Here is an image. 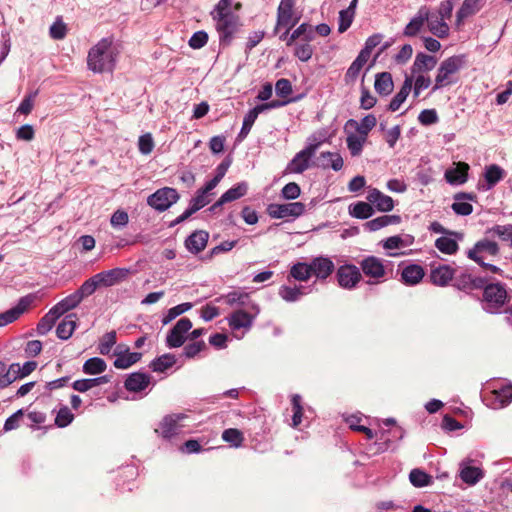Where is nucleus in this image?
I'll use <instances>...</instances> for the list:
<instances>
[{
  "instance_id": "1",
  "label": "nucleus",
  "mask_w": 512,
  "mask_h": 512,
  "mask_svg": "<svg viewBox=\"0 0 512 512\" xmlns=\"http://www.w3.org/2000/svg\"><path fill=\"white\" fill-rule=\"evenodd\" d=\"M112 44V38H102L90 49L87 57V65L90 70L97 73L113 70L115 55Z\"/></svg>"
},
{
  "instance_id": "2",
  "label": "nucleus",
  "mask_w": 512,
  "mask_h": 512,
  "mask_svg": "<svg viewBox=\"0 0 512 512\" xmlns=\"http://www.w3.org/2000/svg\"><path fill=\"white\" fill-rule=\"evenodd\" d=\"M465 64L466 56L463 54L453 55L443 60L437 69L435 83L432 91L434 92L441 88L455 84L458 80L457 74L465 66Z\"/></svg>"
},
{
  "instance_id": "3",
  "label": "nucleus",
  "mask_w": 512,
  "mask_h": 512,
  "mask_svg": "<svg viewBox=\"0 0 512 512\" xmlns=\"http://www.w3.org/2000/svg\"><path fill=\"white\" fill-rule=\"evenodd\" d=\"M215 28L219 34V42L222 46H229L242 26L239 15L232 13L222 16H214Z\"/></svg>"
},
{
  "instance_id": "4",
  "label": "nucleus",
  "mask_w": 512,
  "mask_h": 512,
  "mask_svg": "<svg viewBox=\"0 0 512 512\" xmlns=\"http://www.w3.org/2000/svg\"><path fill=\"white\" fill-rule=\"evenodd\" d=\"M483 299L485 310L494 313L502 308L508 299L505 286L501 283H491L483 287Z\"/></svg>"
},
{
  "instance_id": "5",
  "label": "nucleus",
  "mask_w": 512,
  "mask_h": 512,
  "mask_svg": "<svg viewBox=\"0 0 512 512\" xmlns=\"http://www.w3.org/2000/svg\"><path fill=\"white\" fill-rule=\"evenodd\" d=\"M178 199L179 194L176 189L164 187L151 194L147 199V204L155 210L163 212L176 203Z\"/></svg>"
},
{
  "instance_id": "6",
  "label": "nucleus",
  "mask_w": 512,
  "mask_h": 512,
  "mask_svg": "<svg viewBox=\"0 0 512 512\" xmlns=\"http://www.w3.org/2000/svg\"><path fill=\"white\" fill-rule=\"evenodd\" d=\"M359 266L363 274L370 278L374 279V283L381 282L382 279L386 276V267L382 259L376 256H366L360 262Z\"/></svg>"
},
{
  "instance_id": "7",
  "label": "nucleus",
  "mask_w": 512,
  "mask_h": 512,
  "mask_svg": "<svg viewBox=\"0 0 512 512\" xmlns=\"http://www.w3.org/2000/svg\"><path fill=\"white\" fill-rule=\"evenodd\" d=\"M337 282L344 289H353L362 280L360 269L353 264H344L336 271Z\"/></svg>"
},
{
  "instance_id": "8",
  "label": "nucleus",
  "mask_w": 512,
  "mask_h": 512,
  "mask_svg": "<svg viewBox=\"0 0 512 512\" xmlns=\"http://www.w3.org/2000/svg\"><path fill=\"white\" fill-rule=\"evenodd\" d=\"M305 211V205L301 202H292L286 204H270L267 213L271 218L284 219L288 217H299Z\"/></svg>"
},
{
  "instance_id": "9",
  "label": "nucleus",
  "mask_w": 512,
  "mask_h": 512,
  "mask_svg": "<svg viewBox=\"0 0 512 512\" xmlns=\"http://www.w3.org/2000/svg\"><path fill=\"white\" fill-rule=\"evenodd\" d=\"M321 142L310 144L305 149L298 152L288 165V169L293 173H302L309 167L310 159L315 155Z\"/></svg>"
},
{
  "instance_id": "10",
  "label": "nucleus",
  "mask_w": 512,
  "mask_h": 512,
  "mask_svg": "<svg viewBox=\"0 0 512 512\" xmlns=\"http://www.w3.org/2000/svg\"><path fill=\"white\" fill-rule=\"evenodd\" d=\"M192 328V322L189 318L183 317L177 321L175 326L170 330L166 338L167 346L177 348L184 344L185 334Z\"/></svg>"
},
{
  "instance_id": "11",
  "label": "nucleus",
  "mask_w": 512,
  "mask_h": 512,
  "mask_svg": "<svg viewBox=\"0 0 512 512\" xmlns=\"http://www.w3.org/2000/svg\"><path fill=\"white\" fill-rule=\"evenodd\" d=\"M187 418L188 416L183 413L167 415L161 421L159 429H156V432L160 433L164 438H171L180 432L184 426L181 422Z\"/></svg>"
},
{
  "instance_id": "12",
  "label": "nucleus",
  "mask_w": 512,
  "mask_h": 512,
  "mask_svg": "<svg viewBox=\"0 0 512 512\" xmlns=\"http://www.w3.org/2000/svg\"><path fill=\"white\" fill-rule=\"evenodd\" d=\"M33 302L31 295L22 297L17 305L3 313H0V327L16 321L23 313H25Z\"/></svg>"
},
{
  "instance_id": "13",
  "label": "nucleus",
  "mask_w": 512,
  "mask_h": 512,
  "mask_svg": "<svg viewBox=\"0 0 512 512\" xmlns=\"http://www.w3.org/2000/svg\"><path fill=\"white\" fill-rule=\"evenodd\" d=\"M485 284V280L479 277H473L470 273L463 271L459 274L455 273L453 278V286L463 292L481 289Z\"/></svg>"
},
{
  "instance_id": "14",
  "label": "nucleus",
  "mask_w": 512,
  "mask_h": 512,
  "mask_svg": "<svg viewBox=\"0 0 512 512\" xmlns=\"http://www.w3.org/2000/svg\"><path fill=\"white\" fill-rule=\"evenodd\" d=\"M455 273L456 270L452 268L450 265L443 264L438 266H432L429 278L432 284L439 287H445L451 281H453Z\"/></svg>"
},
{
  "instance_id": "15",
  "label": "nucleus",
  "mask_w": 512,
  "mask_h": 512,
  "mask_svg": "<svg viewBox=\"0 0 512 512\" xmlns=\"http://www.w3.org/2000/svg\"><path fill=\"white\" fill-rule=\"evenodd\" d=\"M129 274V270L125 268H114L95 274L100 286L110 287L125 280Z\"/></svg>"
},
{
  "instance_id": "16",
  "label": "nucleus",
  "mask_w": 512,
  "mask_h": 512,
  "mask_svg": "<svg viewBox=\"0 0 512 512\" xmlns=\"http://www.w3.org/2000/svg\"><path fill=\"white\" fill-rule=\"evenodd\" d=\"M482 253H487L491 256H496L499 254L498 244L494 241L489 240H481L478 241L472 249H470L467 253L469 259L473 261H481L483 257Z\"/></svg>"
},
{
  "instance_id": "17",
  "label": "nucleus",
  "mask_w": 512,
  "mask_h": 512,
  "mask_svg": "<svg viewBox=\"0 0 512 512\" xmlns=\"http://www.w3.org/2000/svg\"><path fill=\"white\" fill-rule=\"evenodd\" d=\"M366 198L378 211L389 212L394 208L393 199L376 188L370 189Z\"/></svg>"
},
{
  "instance_id": "18",
  "label": "nucleus",
  "mask_w": 512,
  "mask_h": 512,
  "mask_svg": "<svg viewBox=\"0 0 512 512\" xmlns=\"http://www.w3.org/2000/svg\"><path fill=\"white\" fill-rule=\"evenodd\" d=\"M484 0H464L456 13V27L460 28L464 20L479 12L483 6Z\"/></svg>"
},
{
  "instance_id": "19",
  "label": "nucleus",
  "mask_w": 512,
  "mask_h": 512,
  "mask_svg": "<svg viewBox=\"0 0 512 512\" xmlns=\"http://www.w3.org/2000/svg\"><path fill=\"white\" fill-rule=\"evenodd\" d=\"M209 233L204 230L193 232L185 240L187 250L193 254H198L203 251L208 243Z\"/></svg>"
},
{
  "instance_id": "20",
  "label": "nucleus",
  "mask_w": 512,
  "mask_h": 512,
  "mask_svg": "<svg viewBox=\"0 0 512 512\" xmlns=\"http://www.w3.org/2000/svg\"><path fill=\"white\" fill-rule=\"evenodd\" d=\"M310 265L312 275H315L318 279L322 280L328 278L335 269L334 263L327 257L314 258Z\"/></svg>"
},
{
  "instance_id": "21",
  "label": "nucleus",
  "mask_w": 512,
  "mask_h": 512,
  "mask_svg": "<svg viewBox=\"0 0 512 512\" xmlns=\"http://www.w3.org/2000/svg\"><path fill=\"white\" fill-rule=\"evenodd\" d=\"M247 184L239 183L236 186L227 190L211 207L210 210L214 211L221 207L223 204L237 200L247 193Z\"/></svg>"
},
{
  "instance_id": "22",
  "label": "nucleus",
  "mask_w": 512,
  "mask_h": 512,
  "mask_svg": "<svg viewBox=\"0 0 512 512\" xmlns=\"http://www.w3.org/2000/svg\"><path fill=\"white\" fill-rule=\"evenodd\" d=\"M428 19V8L421 7L415 17L406 25L403 34L407 37L416 36L423 28Z\"/></svg>"
},
{
  "instance_id": "23",
  "label": "nucleus",
  "mask_w": 512,
  "mask_h": 512,
  "mask_svg": "<svg viewBox=\"0 0 512 512\" xmlns=\"http://www.w3.org/2000/svg\"><path fill=\"white\" fill-rule=\"evenodd\" d=\"M315 165L323 169L332 168L339 171L343 167V159L338 153L322 152L315 161Z\"/></svg>"
},
{
  "instance_id": "24",
  "label": "nucleus",
  "mask_w": 512,
  "mask_h": 512,
  "mask_svg": "<svg viewBox=\"0 0 512 512\" xmlns=\"http://www.w3.org/2000/svg\"><path fill=\"white\" fill-rule=\"evenodd\" d=\"M209 203L207 198V194L203 193L200 189L197 191V195L191 200L190 207L186 209L179 217L174 221L176 224H179L186 219H188L191 215L196 213L198 210L203 208Z\"/></svg>"
},
{
  "instance_id": "25",
  "label": "nucleus",
  "mask_w": 512,
  "mask_h": 512,
  "mask_svg": "<svg viewBox=\"0 0 512 512\" xmlns=\"http://www.w3.org/2000/svg\"><path fill=\"white\" fill-rule=\"evenodd\" d=\"M376 124V117L373 114H368L362 119L360 123L354 119H349L346 122V127L355 129L358 135H361L367 139L369 132L376 126Z\"/></svg>"
},
{
  "instance_id": "26",
  "label": "nucleus",
  "mask_w": 512,
  "mask_h": 512,
  "mask_svg": "<svg viewBox=\"0 0 512 512\" xmlns=\"http://www.w3.org/2000/svg\"><path fill=\"white\" fill-rule=\"evenodd\" d=\"M429 31L438 38H446L449 35V26L445 19L437 14H431L428 11V19L426 20Z\"/></svg>"
},
{
  "instance_id": "27",
  "label": "nucleus",
  "mask_w": 512,
  "mask_h": 512,
  "mask_svg": "<svg viewBox=\"0 0 512 512\" xmlns=\"http://www.w3.org/2000/svg\"><path fill=\"white\" fill-rule=\"evenodd\" d=\"M150 384V376L145 373L135 372L125 380L124 386L128 391L140 392Z\"/></svg>"
},
{
  "instance_id": "28",
  "label": "nucleus",
  "mask_w": 512,
  "mask_h": 512,
  "mask_svg": "<svg viewBox=\"0 0 512 512\" xmlns=\"http://www.w3.org/2000/svg\"><path fill=\"white\" fill-rule=\"evenodd\" d=\"M425 276V271L422 266L417 264H410L406 266L401 273V280L406 285H416Z\"/></svg>"
},
{
  "instance_id": "29",
  "label": "nucleus",
  "mask_w": 512,
  "mask_h": 512,
  "mask_svg": "<svg viewBox=\"0 0 512 512\" xmlns=\"http://www.w3.org/2000/svg\"><path fill=\"white\" fill-rule=\"evenodd\" d=\"M253 323V316L244 310H236L234 311L229 319L228 324L231 329L239 330L241 328H250Z\"/></svg>"
},
{
  "instance_id": "30",
  "label": "nucleus",
  "mask_w": 512,
  "mask_h": 512,
  "mask_svg": "<svg viewBox=\"0 0 512 512\" xmlns=\"http://www.w3.org/2000/svg\"><path fill=\"white\" fill-rule=\"evenodd\" d=\"M436 64L437 59L434 56L421 52L416 55L411 71L413 74L430 71L436 66Z\"/></svg>"
},
{
  "instance_id": "31",
  "label": "nucleus",
  "mask_w": 512,
  "mask_h": 512,
  "mask_svg": "<svg viewBox=\"0 0 512 512\" xmlns=\"http://www.w3.org/2000/svg\"><path fill=\"white\" fill-rule=\"evenodd\" d=\"M412 86H413V78L411 76H406L401 89L392 98V100H391V102L389 104L388 109L390 111L395 112V111H397L400 108V106L404 103V101L406 100L407 96L411 92Z\"/></svg>"
},
{
  "instance_id": "32",
  "label": "nucleus",
  "mask_w": 512,
  "mask_h": 512,
  "mask_svg": "<svg viewBox=\"0 0 512 512\" xmlns=\"http://www.w3.org/2000/svg\"><path fill=\"white\" fill-rule=\"evenodd\" d=\"M469 165L465 162H459L454 169L445 172V179L450 184H463L467 181Z\"/></svg>"
},
{
  "instance_id": "33",
  "label": "nucleus",
  "mask_w": 512,
  "mask_h": 512,
  "mask_svg": "<svg viewBox=\"0 0 512 512\" xmlns=\"http://www.w3.org/2000/svg\"><path fill=\"white\" fill-rule=\"evenodd\" d=\"M77 326V315L71 313L59 323L56 329L57 336L62 340L69 339Z\"/></svg>"
},
{
  "instance_id": "34",
  "label": "nucleus",
  "mask_w": 512,
  "mask_h": 512,
  "mask_svg": "<svg viewBox=\"0 0 512 512\" xmlns=\"http://www.w3.org/2000/svg\"><path fill=\"white\" fill-rule=\"evenodd\" d=\"M375 90L380 95H389L393 90L392 75L389 72L378 73L375 78Z\"/></svg>"
},
{
  "instance_id": "35",
  "label": "nucleus",
  "mask_w": 512,
  "mask_h": 512,
  "mask_svg": "<svg viewBox=\"0 0 512 512\" xmlns=\"http://www.w3.org/2000/svg\"><path fill=\"white\" fill-rule=\"evenodd\" d=\"M301 37L304 41H312L314 39V28L307 23H302L292 32L289 38H287V46H291L298 38Z\"/></svg>"
},
{
  "instance_id": "36",
  "label": "nucleus",
  "mask_w": 512,
  "mask_h": 512,
  "mask_svg": "<svg viewBox=\"0 0 512 512\" xmlns=\"http://www.w3.org/2000/svg\"><path fill=\"white\" fill-rule=\"evenodd\" d=\"M109 381L110 377L108 375H103L97 378L76 380L72 384V387L74 390L83 393L90 390L93 387L108 383Z\"/></svg>"
},
{
  "instance_id": "37",
  "label": "nucleus",
  "mask_w": 512,
  "mask_h": 512,
  "mask_svg": "<svg viewBox=\"0 0 512 512\" xmlns=\"http://www.w3.org/2000/svg\"><path fill=\"white\" fill-rule=\"evenodd\" d=\"M401 220L400 216L398 215H383L380 217H377L375 219H372L368 221L365 224V227L369 231H377L385 226L391 225V224H397Z\"/></svg>"
},
{
  "instance_id": "38",
  "label": "nucleus",
  "mask_w": 512,
  "mask_h": 512,
  "mask_svg": "<svg viewBox=\"0 0 512 512\" xmlns=\"http://www.w3.org/2000/svg\"><path fill=\"white\" fill-rule=\"evenodd\" d=\"M484 476L482 469L474 466H464L460 471L462 481L469 485H475Z\"/></svg>"
},
{
  "instance_id": "39",
  "label": "nucleus",
  "mask_w": 512,
  "mask_h": 512,
  "mask_svg": "<svg viewBox=\"0 0 512 512\" xmlns=\"http://www.w3.org/2000/svg\"><path fill=\"white\" fill-rule=\"evenodd\" d=\"M289 274L295 280L305 282L312 276L311 265L298 262L291 267Z\"/></svg>"
},
{
  "instance_id": "40",
  "label": "nucleus",
  "mask_w": 512,
  "mask_h": 512,
  "mask_svg": "<svg viewBox=\"0 0 512 512\" xmlns=\"http://www.w3.org/2000/svg\"><path fill=\"white\" fill-rule=\"evenodd\" d=\"M299 21L298 17H293V12L277 10V24L275 31L280 27H285V34H289L291 28H293Z\"/></svg>"
},
{
  "instance_id": "41",
  "label": "nucleus",
  "mask_w": 512,
  "mask_h": 512,
  "mask_svg": "<svg viewBox=\"0 0 512 512\" xmlns=\"http://www.w3.org/2000/svg\"><path fill=\"white\" fill-rule=\"evenodd\" d=\"M106 368V362L99 357L89 358L83 364V372L89 375L101 374L106 370Z\"/></svg>"
},
{
  "instance_id": "42",
  "label": "nucleus",
  "mask_w": 512,
  "mask_h": 512,
  "mask_svg": "<svg viewBox=\"0 0 512 512\" xmlns=\"http://www.w3.org/2000/svg\"><path fill=\"white\" fill-rule=\"evenodd\" d=\"M142 357L141 353L128 352L125 354H119L114 361V366L118 369H127L133 364L137 363Z\"/></svg>"
},
{
  "instance_id": "43",
  "label": "nucleus",
  "mask_w": 512,
  "mask_h": 512,
  "mask_svg": "<svg viewBox=\"0 0 512 512\" xmlns=\"http://www.w3.org/2000/svg\"><path fill=\"white\" fill-rule=\"evenodd\" d=\"M176 363V358L173 354L167 353L154 359L150 367L155 372H164L171 368Z\"/></svg>"
},
{
  "instance_id": "44",
  "label": "nucleus",
  "mask_w": 512,
  "mask_h": 512,
  "mask_svg": "<svg viewBox=\"0 0 512 512\" xmlns=\"http://www.w3.org/2000/svg\"><path fill=\"white\" fill-rule=\"evenodd\" d=\"M435 247L444 254L453 255L455 254L458 249L459 245L456 242V240L449 238V237H439L435 241Z\"/></svg>"
},
{
  "instance_id": "45",
  "label": "nucleus",
  "mask_w": 512,
  "mask_h": 512,
  "mask_svg": "<svg viewBox=\"0 0 512 512\" xmlns=\"http://www.w3.org/2000/svg\"><path fill=\"white\" fill-rule=\"evenodd\" d=\"M304 294L303 286H281L279 289L280 297L287 302H295Z\"/></svg>"
},
{
  "instance_id": "46",
  "label": "nucleus",
  "mask_w": 512,
  "mask_h": 512,
  "mask_svg": "<svg viewBox=\"0 0 512 512\" xmlns=\"http://www.w3.org/2000/svg\"><path fill=\"white\" fill-rule=\"evenodd\" d=\"M497 404L494 408H503L512 401V385H506L492 392Z\"/></svg>"
},
{
  "instance_id": "47",
  "label": "nucleus",
  "mask_w": 512,
  "mask_h": 512,
  "mask_svg": "<svg viewBox=\"0 0 512 512\" xmlns=\"http://www.w3.org/2000/svg\"><path fill=\"white\" fill-rule=\"evenodd\" d=\"M504 174V170L500 166L496 164L488 166L485 172V180L488 184V187L491 188L495 186L499 181L503 179Z\"/></svg>"
},
{
  "instance_id": "48",
  "label": "nucleus",
  "mask_w": 512,
  "mask_h": 512,
  "mask_svg": "<svg viewBox=\"0 0 512 512\" xmlns=\"http://www.w3.org/2000/svg\"><path fill=\"white\" fill-rule=\"evenodd\" d=\"M365 141L366 138L361 135H348L346 138V143L352 156H359L361 154Z\"/></svg>"
},
{
  "instance_id": "49",
  "label": "nucleus",
  "mask_w": 512,
  "mask_h": 512,
  "mask_svg": "<svg viewBox=\"0 0 512 512\" xmlns=\"http://www.w3.org/2000/svg\"><path fill=\"white\" fill-rule=\"evenodd\" d=\"M314 53V48L309 42L305 41L304 43H295L294 46V56L297 57L302 62H307L312 58Z\"/></svg>"
},
{
  "instance_id": "50",
  "label": "nucleus",
  "mask_w": 512,
  "mask_h": 512,
  "mask_svg": "<svg viewBox=\"0 0 512 512\" xmlns=\"http://www.w3.org/2000/svg\"><path fill=\"white\" fill-rule=\"evenodd\" d=\"M352 216L358 219H367L371 217L374 214V209L371 205V203L368 202H358L356 203L352 210H351Z\"/></svg>"
},
{
  "instance_id": "51",
  "label": "nucleus",
  "mask_w": 512,
  "mask_h": 512,
  "mask_svg": "<svg viewBox=\"0 0 512 512\" xmlns=\"http://www.w3.org/2000/svg\"><path fill=\"white\" fill-rule=\"evenodd\" d=\"M222 439L234 447H240L244 441V436L240 430L229 428L223 431Z\"/></svg>"
},
{
  "instance_id": "52",
  "label": "nucleus",
  "mask_w": 512,
  "mask_h": 512,
  "mask_svg": "<svg viewBox=\"0 0 512 512\" xmlns=\"http://www.w3.org/2000/svg\"><path fill=\"white\" fill-rule=\"evenodd\" d=\"M409 479L415 487H424L431 483V476L420 469H413L409 474Z\"/></svg>"
},
{
  "instance_id": "53",
  "label": "nucleus",
  "mask_w": 512,
  "mask_h": 512,
  "mask_svg": "<svg viewBox=\"0 0 512 512\" xmlns=\"http://www.w3.org/2000/svg\"><path fill=\"white\" fill-rule=\"evenodd\" d=\"M192 308L191 303H182L177 306H174L170 308L167 312V314L163 317L162 323L163 325H167L172 320H174L177 316L185 313L186 311L190 310Z\"/></svg>"
},
{
  "instance_id": "54",
  "label": "nucleus",
  "mask_w": 512,
  "mask_h": 512,
  "mask_svg": "<svg viewBox=\"0 0 512 512\" xmlns=\"http://www.w3.org/2000/svg\"><path fill=\"white\" fill-rule=\"evenodd\" d=\"M6 374L0 378V387L4 388L13 383L15 380H17L20 377V365L19 364H12L9 368L6 370Z\"/></svg>"
},
{
  "instance_id": "55",
  "label": "nucleus",
  "mask_w": 512,
  "mask_h": 512,
  "mask_svg": "<svg viewBox=\"0 0 512 512\" xmlns=\"http://www.w3.org/2000/svg\"><path fill=\"white\" fill-rule=\"evenodd\" d=\"M6 374L0 378V387L4 388L13 383L15 380H17L20 377V365L19 364H12L9 368L6 370Z\"/></svg>"
},
{
  "instance_id": "56",
  "label": "nucleus",
  "mask_w": 512,
  "mask_h": 512,
  "mask_svg": "<svg viewBox=\"0 0 512 512\" xmlns=\"http://www.w3.org/2000/svg\"><path fill=\"white\" fill-rule=\"evenodd\" d=\"M259 114L260 113L258 112L256 107H254L245 115L244 120H243V125H242L241 131L239 133V137L245 138L249 134V132Z\"/></svg>"
},
{
  "instance_id": "57",
  "label": "nucleus",
  "mask_w": 512,
  "mask_h": 512,
  "mask_svg": "<svg viewBox=\"0 0 512 512\" xmlns=\"http://www.w3.org/2000/svg\"><path fill=\"white\" fill-rule=\"evenodd\" d=\"M116 344V332L110 331L103 335L99 344V352L102 355L110 353L112 347Z\"/></svg>"
},
{
  "instance_id": "58",
  "label": "nucleus",
  "mask_w": 512,
  "mask_h": 512,
  "mask_svg": "<svg viewBox=\"0 0 512 512\" xmlns=\"http://www.w3.org/2000/svg\"><path fill=\"white\" fill-rule=\"evenodd\" d=\"M98 287H100V285L97 279H95L94 275L91 278L87 279L76 291L78 292L79 295H81V298L84 299L92 295Z\"/></svg>"
},
{
  "instance_id": "59",
  "label": "nucleus",
  "mask_w": 512,
  "mask_h": 512,
  "mask_svg": "<svg viewBox=\"0 0 512 512\" xmlns=\"http://www.w3.org/2000/svg\"><path fill=\"white\" fill-rule=\"evenodd\" d=\"M74 419V415L71 413L70 409L67 406H64L59 409L55 424L58 427H66L68 426Z\"/></svg>"
},
{
  "instance_id": "60",
  "label": "nucleus",
  "mask_w": 512,
  "mask_h": 512,
  "mask_svg": "<svg viewBox=\"0 0 512 512\" xmlns=\"http://www.w3.org/2000/svg\"><path fill=\"white\" fill-rule=\"evenodd\" d=\"M38 91H34L27 96L24 97V99L21 101L19 107L17 108V112L23 115H29L34 107V100L37 96Z\"/></svg>"
},
{
  "instance_id": "61",
  "label": "nucleus",
  "mask_w": 512,
  "mask_h": 512,
  "mask_svg": "<svg viewBox=\"0 0 512 512\" xmlns=\"http://www.w3.org/2000/svg\"><path fill=\"white\" fill-rule=\"evenodd\" d=\"M138 148L139 151L144 155H148L153 151L154 141L150 133H146L139 137Z\"/></svg>"
},
{
  "instance_id": "62",
  "label": "nucleus",
  "mask_w": 512,
  "mask_h": 512,
  "mask_svg": "<svg viewBox=\"0 0 512 512\" xmlns=\"http://www.w3.org/2000/svg\"><path fill=\"white\" fill-rule=\"evenodd\" d=\"M204 349H206V343L203 340L194 341L184 347L183 354L187 358H193Z\"/></svg>"
},
{
  "instance_id": "63",
  "label": "nucleus",
  "mask_w": 512,
  "mask_h": 512,
  "mask_svg": "<svg viewBox=\"0 0 512 512\" xmlns=\"http://www.w3.org/2000/svg\"><path fill=\"white\" fill-rule=\"evenodd\" d=\"M208 42V34L205 31L195 32L189 39V46L193 49H201Z\"/></svg>"
},
{
  "instance_id": "64",
  "label": "nucleus",
  "mask_w": 512,
  "mask_h": 512,
  "mask_svg": "<svg viewBox=\"0 0 512 512\" xmlns=\"http://www.w3.org/2000/svg\"><path fill=\"white\" fill-rule=\"evenodd\" d=\"M492 232L502 241L510 242L512 246V225H496L492 228Z\"/></svg>"
}]
</instances>
